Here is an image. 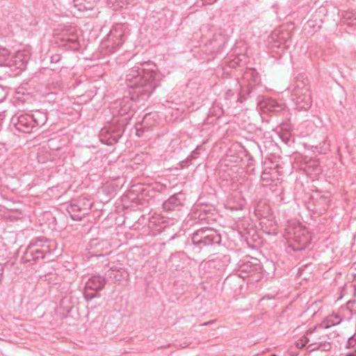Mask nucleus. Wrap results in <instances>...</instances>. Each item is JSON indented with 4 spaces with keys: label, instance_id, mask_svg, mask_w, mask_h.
<instances>
[{
    "label": "nucleus",
    "instance_id": "1",
    "mask_svg": "<svg viewBox=\"0 0 356 356\" xmlns=\"http://www.w3.org/2000/svg\"><path fill=\"white\" fill-rule=\"evenodd\" d=\"M105 285V280L100 276H93L86 283L85 294L87 298H92L96 293L102 290Z\"/></svg>",
    "mask_w": 356,
    "mask_h": 356
},
{
    "label": "nucleus",
    "instance_id": "2",
    "mask_svg": "<svg viewBox=\"0 0 356 356\" xmlns=\"http://www.w3.org/2000/svg\"><path fill=\"white\" fill-rule=\"evenodd\" d=\"M293 240L296 243V245H293V248L296 250H303L309 243L310 236L307 230L298 227L294 232Z\"/></svg>",
    "mask_w": 356,
    "mask_h": 356
},
{
    "label": "nucleus",
    "instance_id": "3",
    "mask_svg": "<svg viewBox=\"0 0 356 356\" xmlns=\"http://www.w3.org/2000/svg\"><path fill=\"white\" fill-rule=\"evenodd\" d=\"M91 208V204L90 201L86 198H82L77 201V202L73 204L71 207L72 212L80 211L83 212V214L87 213V211Z\"/></svg>",
    "mask_w": 356,
    "mask_h": 356
},
{
    "label": "nucleus",
    "instance_id": "4",
    "mask_svg": "<svg viewBox=\"0 0 356 356\" xmlns=\"http://www.w3.org/2000/svg\"><path fill=\"white\" fill-rule=\"evenodd\" d=\"M265 106L267 110L270 111H277L284 108V105L278 104V102L274 99H268L265 103Z\"/></svg>",
    "mask_w": 356,
    "mask_h": 356
},
{
    "label": "nucleus",
    "instance_id": "5",
    "mask_svg": "<svg viewBox=\"0 0 356 356\" xmlns=\"http://www.w3.org/2000/svg\"><path fill=\"white\" fill-rule=\"evenodd\" d=\"M25 117L24 116H21L19 118V123H18V125L19 126V129H21V126H22L24 124V121L25 120Z\"/></svg>",
    "mask_w": 356,
    "mask_h": 356
},
{
    "label": "nucleus",
    "instance_id": "6",
    "mask_svg": "<svg viewBox=\"0 0 356 356\" xmlns=\"http://www.w3.org/2000/svg\"><path fill=\"white\" fill-rule=\"evenodd\" d=\"M175 200V199L174 197H171L167 202L165 203V207H167L168 204L174 202Z\"/></svg>",
    "mask_w": 356,
    "mask_h": 356
},
{
    "label": "nucleus",
    "instance_id": "7",
    "mask_svg": "<svg viewBox=\"0 0 356 356\" xmlns=\"http://www.w3.org/2000/svg\"><path fill=\"white\" fill-rule=\"evenodd\" d=\"M119 1H120L122 3V5L118 4V6H119L120 7H122L124 5H126L128 3V1L127 0H125L124 1H123V0H119Z\"/></svg>",
    "mask_w": 356,
    "mask_h": 356
},
{
    "label": "nucleus",
    "instance_id": "8",
    "mask_svg": "<svg viewBox=\"0 0 356 356\" xmlns=\"http://www.w3.org/2000/svg\"><path fill=\"white\" fill-rule=\"evenodd\" d=\"M348 356H356V353L350 354Z\"/></svg>",
    "mask_w": 356,
    "mask_h": 356
},
{
    "label": "nucleus",
    "instance_id": "9",
    "mask_svg": "<svg viewBox=\"0 0 356 356\" xmlns=\"http://www.w3.org/2000/svg\"><path fill=\"white\" fill-rule=\"evenodd\" d=\"M204 232V231H198L197 234H202Z\"/></svg>",
    "mask_w": 356,
    "mask_h": 356
},
{
    "label": "nucleus",
    "instance_id": "10",
    "mask_svg": "<svg viewBox=\"0 0 356 356\" xmlns=\"http://www.w3.org/2000/svg\"><path fill=\"white\" fill-rule=\"evenodd\" d=\"M115 3H117V5L119 4L118 0H116ZM113 4H115V2H113Z\"/></svg>",
    "mask_w": 356,
    "mask_h": 356
}]
</instances>
